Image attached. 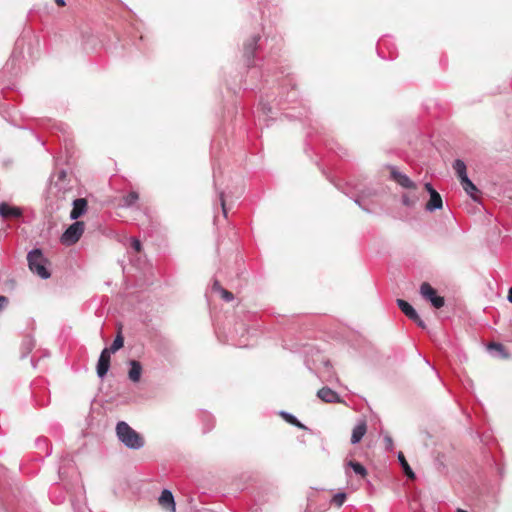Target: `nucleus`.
I'll use <instances>...</instances> for the list:
<instances>
[{
  "label": "nucleus",
  "mask_w": 512,
  "mask_h": 512,
  "mask_svg": "<svg viewBox=\"0 0 512 512\" xmlns=\"http://www.w3.org/2000/svg\"><path fill=\"white\" fill-rule=\"evenodd\" d=\"M425 189L427 190V192H428L430 195H431L432 193H434V192H437V191L433 188V186H432V184H431V183H426V184H425Z\"/></svg>",
  "instance_id": "obj_38"
},
{
  "label": "nucleus",
  "mask_w": 512,
  "mask_h": 512,
  "mask_svg": "<svg viewBox=\"0 0 512 512\" xmlns=\"http://www.w3.org/2000/svg\"><path fill=\"white\" fill-rule=\"evenodd\" d=\"M220 294H221V297L223 298V300L226 302H230L234 299L233 293L226 289L221 290Z\"/></svg>",
  "instance_id": "obj_27"
},
{
  "label": "nucleus",
  "mask_w": 512,
  "mask_h": 512,
  "mask_svg": "<svg viewBox=\"0 0 512 512\" xmlns=\"http://www.w3.org/2000/svg\"><path fill=\"white\" fill-rule=\"evenodd\" d=\"M420 294L437 309L442 308L445 304L444 298L442 296H438L436 290L427 282L421 284Z\"/></svg>",
  "instance_id": "obj_4"
},
{
  "label": "nucleus",
  "mask_w": 512,
  "mask_h": 512,
  "mask_svg": "<svg viewBox=\"0 0 512 512\" xmlns=\"http://www.w3.org/2000/svg\"><path fill=\"white\" fill-rule=\"evenodd\" d=\"M295 98H296V92H295L294 88L292 87L291 92L287 95L285 100L292 101Z\"/></svg>",
  "instance_id": "obj_37"
},
{
  "label": "nucleus",
  "mask_w": 512,
  "mask_h": 512,
  "mask_svg": "<svg viewBox=\"0 0 512 512\" xmlns=\"http://www.w3.org/2000/svg\"><path fill=\"white\" fill-rule=\"evenodd\" d=\"M139 200V194L136 191H131L127 195L123 196L121 207L130 208L134 206Z\"/></svg>",
  "instance_id": "obj_17"
},
{
  "label": "nucleus",
  "mask_w": 512,
  "mask_h": 512,
  "mask_svg": "<svg viewBox=\"0 0 512 512\" xmlns=\"http://www.w3.org/2000/svg\"><path fill=\"white\" fill-rule=\"evenodd\" d=\"M116 435L118 440L131 450H139L144 444V438L130 427L125 421H119L116 425Z\"/></svg>",
  "instance_id": "obj_1"
},
{
  "label": "nucleus",
  "mask_w": 512,
  "mask_h": 512,
  "mask_svg": "<svg viewBox=\"0 0 512 512\" xmlns=\"http://www.w3.org/2000/svg\"><path fill=\"white\" fill-rule=\"evenodd\" d=\"M9 300L6 296L0 295V312L7 306Z\"/></svg>",
  "instance_id": "obj_35"
},
{
  "label": "nucleus",
  "mask_w": 512,
  "mask_h": 512,
  "mask_svg": "<svg viewBox=\"0 0 512 512\" xmlns=\"http://www.w3.org/2000/svg\"><path fill=\"white\" fill-rule=\"evenodd\" d=\"M0 216L2 218H19L22 216V211L19 207L10 206L9 204L0 203Z\"/></svg>",
  "instance_id": "obj_10"
},
{
  "label": "nucleus",
  "mask_w": 512,
  "mask_h": 512,
  "mask_svg": "<svg viewBox=\"0 0 512 512\" xmlns=\"http://www.w3.org/2000/svg\"><path fill=\"white\" fill-rule=\"evenodd\" d=\"M306 365H307V367H308V369H309V370H311L312 372H314V373L317 375V369H316V368H313V367L311 366V364H310V360H309V359H307V360H306Z\"/></svg>",
  "instance_id": "obj_41"
},
{
  "label": "nucleus",
  "mask_w": 512,
  "mask_h": 512,
  "mask_svg": "<svg viewBox=\"0 0 512 512\" xmlns=\"http://www.w3.org/2000/svg\"><path fill=\"white\" fill-rule=\"evenodd\" d=\"M223 289L224 288L220 285V282L217 279H214L213 284H212V290L220 293L221 290H223Z\"/></svg>",
  "instance_id": "obj_34"
},
{
  "label": "nucleus",
  "mask_w": 512,
  "mask_h": 512,
  "mask_svg": "<svg viewBox=\"0 0 512 512\" xmlns=\"http://www.w3.org/2000/svg\"><path fill=\"white\" fill-rule=\"evenodd\" d=\"M384 443H385V447L387 450H389V451L393 450V448H394L393 439L389 435L384 436Z\"/></svg>",
  "instance_id": "obj_30"
},
{
  "label": "nucleus",
  "mask_w": 512,
  "mask_h": 512,
  "mask_svg": "<svg viewBox=\"0 0 512 512\" xmlns=\"http://www.w3.org/2000/svg\"><path fill=\"white\" fill-rule=\"evenodd\" d=\"M488 350L492 353L493 351L498 352L501 357H507L505 348L501 343L492 342L488 345Z\"/></svg>",
  "instance_id": "obj_23"
},
{
  "label": "nucleus",
  "mask_w": 512,
  "mask_h": 512,
  "mask_svg": "<svg viewBox=\"0 0 512 512\" xmlns=\"http://www.w3.org/2000/svg\"><path fill=\"white\" fill-rule=\"evenodd\" d=\"M129 366H130V369L128 372L129 379L134 383L139 382L140 378H141V374H142L141 363L137 360H130Z\"/></svg>",
  "instance_id": "obj_12"
},
{
  "label": "nucleus",
  "mask_w": 512,
  "mask_h": 512,
  "mask_svg": "<svg viewBox=\"0 0 512 512\" xmlns=\"http://www.w3.org/2000/svg\"><path fill=\"white\" fill-rule=\"evenodd\" d=\"M402 203L407 207H413L415 204V200L411 199L408 195L404 194L402 196Z\"/></svg>",
  "instance_id": "obj_29"
},
{
  "label": "nucleus",
  "mask_w": 512,
  "mask_h": 512,
  "mask_svg": "<svg viewBox=\"0 0 512 512\" xmlns=\"http://www.w3.org/2000/svg\"><path fill=\"white\" fill-rule=\"evenodd\" d=\"M324 367H325L326 369H329V367H330V363H329V362H325V363H324Z\"/></svg>",
  "instance_id": "obj_45"
},
{
  "label": "nucleus",
  "mask_w": 512,
  "mask_h": 512,
  "mask_svg": "<svg viewBox=\"0 0 512 512\" xmlns=\"http://www.w3.org/2000/svg\"><path fill=\"white\" fill-rule=\"evenodd\" d=\"M27 262L30 271L38 275L41 279H48L51 273L47 267L49 264L48 259L44 256L43 252L39 248L32 249L27 254Z\"/></svg>",
  "instance_id": "obj_2"
},
{
  "label": "nucleus",
  "mask_w": 512,
  "mask_h": 512,
  "mask_svg": "<svg viewBox=\"0 0 512 512\" xmlns=\"http://www.w3.org/2000/svg\"><path fill=\"white\" fill-rule=\"evenodd\" d=\"M464 191L474 200H476L475 193L478 192L477 187L475 184L469 179V177L463 179L460 181Z\"/></svg>",
  "instance_id": "obj_19"
},
{
  "label": "nucleus",
  "mask_w": 512,
  "mask_h": 512,
  "mask_svg": "<svg viewBox=\"0 0 512 512\" xmlns=\"http://www.w3.org/2000/svg\"><path fill=\"white\" fill-rule=\"evenodd\" d=\"M317 398H320V389L316 392Z\"/></svg>",
  "instance_id": "obj_48"
},
{
  "label": "nucleus",
  "mask_w": 512,
  "mask_h": 512,
  "mask_svg": "<svg viewBox=\"0 0 512 512\" xmlns=\"http://www.w3.org/2000/svg\"><path fill=\"white\" fill-rule=\"evenodd\" d=\"M73 208L70 212V219L77 220L83 214H85L87 210V201L84 198L74 199L72 202Z\"/></svg>",
  "instance_id": "obj_8"
},
{
  "label": "nucleus",
  "mask_w": 512,
  "mask_h": 512,
  "mask_svg": "<svg viewBox=\"0 0 512 512\" xmlns=\"http://www.w3.org/2000/svg\"><path fill=\"white\" fill-rule=\"evenodd\" d=\"M23 344L26 345L28 352L31 351L33 347L32 339H27Z\"/></svg>",
  "instance_id": "obj_40"
},
{
  "label": "nucleus",
  "mask_w": 512,
  "mask_h": 512,
  "mask_svg": "<svg viewBox=\"0 0 512 512\" xmlns=\"http://www.w3.org/2000/svg\"><path fill=\"white\" fill-rule=\"evenodd\" d=\"M508 301L510 303H512V287L509 289V292H508Z\"/></svg>",
  "instance_id": "obj_44"
},
{
  "label": "nucleus",
  "mask_w": 512,
  "mask_h": 512,
  "mask_svg": "<svg viewBox=\"0 0 512 512\" xmlns=\"http://www.w3.org/2000/svg\"><path fill=\"white\" fill-rule=\"evenodd\" d=\"M456 512H467V511H465V510H463V509H461V508H458V509L456 510Z\"/></svg>",
  "instance_id": "obj_47"
},
{
  "label": "nucleus",
  "mask_w": 512,
  "mask_h": 512,
  "mask_svg": "<svg viewBox=\"0 0 512 512\" xmlns=\"http://www.w3.org/2000/svg\"><path fill=\"white\" fill-rule=\"evenodd\" d=\"M212 426H213V424H211V426H209L208 428H206V429H205V432H207V431L211 430Z\"/></svg>",
  "instance_id": "obj_49"
},
{
  "label": "nucleus",
  "mask_w": 512,
  "mask_h": 512,
  "mask_svg": "<svg viewBox=\"0 0 512 512\" xmlns=\"http://www.w3.org/2000/svg\"><path fill=\"white\" fill-rule=\"evenodd\" d=\"M453 169H454V171H455V173L458 176L460 181L468 177L467 169H466V164H465V162L463 160L456 159L453 162Z\"/></svg>",
  "instance_id": "obj_15"
},
{
  "label": "nucleus",
  "mask_w": 512,
  "mask_h": 512,
  "mask_svg": "<svg viewBox=\"0 0 512 512\" xmlns=\"http://www.w3.org/2000/svg\"><path fill=\"white\" fill-rule=\"evenodd\" d=\"M279 415L289 424L296 426L300 429H307L305 425H303L293 414L286 412V411H280Z\"/></svg>",
  "instance_id": "obj_20"
},
{
  "label": "nucleus",
  "mask_w": 512,
  "mask_h": 512,
  "mask_svg": "<svg viewBox=\"0 0 512 512\" xmlns=\"http://www.w3.org/2000/svg\"><path fill=\"white\" fill-rule=\"evenodd\" d=\"M36 447L40 450H45L46 456L51 454V449L49 448L48 440L46 438H38L36 440Z\"/></svg>",
  "instance_id": "obj_25"
},
{
  "label": "nucleus",
  "mask_w": 512,
  "mask_h": 512,
  "mask_svg": "<svg viewBox=\"0 0 512 512\" xmlns=\"http://www.w3.org/2000/svg\"><path fill=\"white\" fill-rule=\"evenodd\" d=\"M55 2H56V4H57L58 6H61V7H62V6H65V4H66V3H65V0H55Z\"/></svg>",
  "instance_id": "obj_43"
},
{
  "label": "nucleus",
  "mask_w": 512,
  "mask_h": 512,
  "mask_svg": "<svg viewBox=\"0 0 512 512\" xmlns=\"http://www.w3.org/2000/svg\"><path fill=\"white\" fill-rule=\"evenodd\" d=\"M398 460H399V463H400V465H401L405 475L408 478H410V479H414L415 478V473L413 472V470L409 466V464L406 461L405 456H404V454L402 452L398 453Z\"/></svg>",
  "instance_id": "obj_21"
},
{
  "label": "nucleus",
  "mask_w": 512,
  "mask_h": 512,
  "mask_svg": "<svg viewBox=\"0 0 512 512\" xmlns=\"http://www.w3.org/2000/svg\"><path fill=\"white\" fill-rule=\"evenodd\" d=\"M322 402L336 403L340 402L339 395L328 387H322Z\"/></svg>",
  "instance_id": "obj_16"
},
{
  "label": "nucleus",
  "mask_w": 512,
  "mask_h": 512,
  "mask_svg": "<svg viewBox=\"0 0 512 512\" xmlns=\"http://www.w3.org/2000/svg\"><path fill=\"white\" fill-rule=\"evenodd\" d=\"M367 432L366 421L360 420L352 430L351 443H359Z\"/></svg>",
  "instance_id": "obj_11"
},
{
  "label": "nucleus",
  "mask_w": 512,
  "mask_h": 512,
  "mask_svg": "<svg viewBox=\"0 0 512 512\" xmlns=\"http://www.w3.org/2000/svg\"><path fill=\"white\" fill-rule=\"evenodd\" d=\"M346 498H347L346 493H344V492H338V493H336V494L332 497V499H331V504H333V505H335V506H337V507H341V506L344 504V502H345Z\"/></svg>",
  "instance_id": "obj_24"
},
{
  "label": "nucleus",
  "mask_w": 512,
  "mask_h": 512,
  "mask_svg": "<svg viewBox=\"0 0 512 512\" xmlns=\"http://www.w3.org/2000/svg\"><path fill=\"white\" fill-rule=\"evenodd\" d=\"M62 474H63L62 468H59V476H60V478H62Z\"/></svg>",
  "instance_id": "obj_46"
},
{
  "label": "nucleus",
  "mask_w": 512,
  "mask_h": 512,
  "mask_svg": "<svg viewBox=\"0 0 512 512\" xmlns=\"http://www.w3.org/2000/svg\"><path fill=\"white\" fill-rule=\"evenodd\" d=\"M258 110H261L263 115L268 116L272 112V107L268 102L261 100L258 105Z\"/></svg>",
  "instance_id": "obj_26"
},
{
  "label": "nucleus",
  "mask_w": 512,
  "mask_h": 512,
  "mask_svg": "<svg viewBox=\"0 0 512 512\" xmlns=\"http://www.w3.org/2000/svg\"><path fill=\"white\" fill-rule=\"evenodd\" d=\"M397 306L399 309L410 319L415 320L418 319L417 311L410 305L407 301L403 299H397Z\"/></svg>",
  "instance_id": "obj_13"
},
{
  "label": "nucleus",
  "mask_w": 512,
  "mask_h": 512,
  "mask_svg": "<svg viewBox=\"0 0 512 512\" xmlns=\"http://www.w3.org/2000/svg\"><path fill=\"white\" fill-rule=\"evenodd\" d=\"M24 43V38L23 37H19L16 41V46L19 47L20 45H22Z\"/></svg>",
  "instance_id": "obj_42"
},
{
  "label": "nucleus",
  "mask_w": 512,
  "mask_h": 512,
  "mask_svg": "<svg viewBox=\"0 0 512 512\" xmlns=\"http://www.w3.org/2000/svg\"><path fill=\"white\" fill-rule=\"evenodd\" d=\"M443 206L442 198L438 192H434L430 195L429 201L426 203V210L429 212H433L435 210L441 209Z\"/></svg>",
  "instance_id": "obj_14"
},
{
  "label": "nucleus",
  "mask_w": 512,
  "mask_h": 512,
  "mask_svg": "<svg viewBox=\"0 0 512 512\" xmlns=\"http://www.w3.org/2000/svg\"><path fill=\"white\" fill-rule=\"evenodd\" d=\"M346 465L350 467L354 473L361 478H365L368 474L367 469L359 462L349 460L346 462Z\"/></svg>",
  "instance_id": "obj_18"
},
{
  "label": "nucleus",
  "mask_w": 512,
  "mask_h": 512,
  "mask_svg": "<svg viewBox=\"0 0 512 512\" xmlns=\"http://www.w3.org/2000/svg\"><path fill=\"white\" fill-rule=\"evenodd\" d=\"M310 150H313L312 147H311V141L310 142H307L305 144V148H304V151L305 153L308 155V156H311L310 154Z\"/></svg>",
  "instance_id": "obj_39"
},
{
  "label": "nucleus",
  "mask_w": 512,
  "mask_h": 512,
  "mask_svg": "<svg viewBox=\"0 0 512 512\" xmlns=\"http://www.w3.org/2000/svg\"><path fill=\"white\" fill-rule=\"evenodd\" d=\"M85 229V225L82 221H76L72 223L62 234L61 242L65 245H73L82 236Z\"/></svg>",
  "instance_id": "obj_3"
},
{
  "label": "nucleus",
  "mask_w": 512,
  "mask_h": 512,
  "mask_svg": "<svg viewBox=\"0 0 512 512\" xmlns=\"http://www.w3.org/2000/svg\"><path fill=\"white\" fill-rule=\"evenodd\" d=\"M420 328L422 329H425L426 328V325L424 323V321L420 318V316L418 315V319H415L413 320Z\"/></svg>",
  "instance_id": "obj_36"
},
{
  "label": "nucleus",
  "mask_w": 512,
  "mask_h": 512,
  "mask_svg": "<svg viewBox=\"0 0 512 512\" xmlns=\"http://www.w3.org/2000/svg\"><path fill=\"white\" fill-rule=\"evenodd\" d=\"M124 345V339L121 333H119L115 339L113 340L111 346L109 348H104L103 350H107L109 354L117 352Z\"/></svg>",
  "instance_id": "obj_22"
},
{
  "label": "nucleus",
  "mask_w": 512,
  "mask_h": 512,
  "mask_svg": "<svg viewBox=\"0 0 512 512\" xmlns=\"http://www.w3.org/2000/svg\"><path fill=\"white\" fill-rule=\"evenodd\" d=\"M159 504L169 512H175V501L172 492L164 489L159 497Z\"/></svg>",
  "instance_id": "obj_9"
},
{
  "label": "nucleus",
  "mask_w": 512,
  "mask_h": 512,
  "mask_svg": "<svg viewBox=\"0 0 512 512\" xmlns=\"http://www.w3.org/2000/svg\"><path fill=\"white\" fill-rule=\"evenodd\" d=\"M111 354L107 350H102L96 365L97 376L103 379L110 368Z\"/></svg>",
  "instance_id": "obj_7"
},
{
  "label": "nucleus",
  "mask_w": 512,
  "mask_h": 512,
  "mask_svg": "<svg viewBox=\"0 0 512 512\" xmlns=\"http://www.w3.org/2000/svg\"><path fill=\"white\" fill-rule=\"evenodd\" d=\"M219 198H220V204H221V207H222L223 215L225 217H227V209H226V205H225V199H224V192L223 191H221L219 193Z\"/></svg>",
  "instance_id": "obj_33"
},
{
  "label": "nucleus",
  "mask_w": 512,
  "mask_h": 512,
  "mask_svg": "<svg viewBox=\"0 0 512 512\" xmlns=\"http://www.w3.org/2000/svg\"><path fill=\"white\" fill-rule=\"evenodd\" d=\"M261 37L259 35H254L251 37V40L244 45V57L246 59V63L248 67L255 66V63L253 61L254 54L258 50L259 47V41Z\"/></svg>",
  "instance_id": "obj_5"
},
{
  "label": "nucleus",
  "mask_w": 512,
  "mask_h": 512,
  "mask_svg": "<svg viewBox=\"0 0 512 512\" xmlns=\"http://www.w3.org/2000/svg\"><path fill=\"white\" fill-rule=\"evenodd\" d=\"M131 246L136 252H140L142 248V244L139 239L132 238L131 239Z\"/></svg>",
  "instance_id": "obj_32"
},
{
  "label": "nucleus",
  "mask_w": 512,
  "mask_h": 512,
  "mask_svg": "<svg viewBox=\"0 0 512 512\" xmlns=\"http://www.w3.org/2000/svg\"><path fill=\"white\" fill-rule=\"evenodd\" d=\"M391 179L405 189H415L416 184L404 173L397 170L395 166H390Z\"/></svg>",
  "instance_id": "obj_6"
},
{
  "label": "nucleus",
  "mask_w": 512,
  "mask_h": 512,
  "mask_svg": "<svg viewBox=\"0 0 512 512\" xmlns=\"http://www.w3.org/2000/svg\"><path fill=\"white\" fill-rule=\"evenodd\" d=\"M67 176V173L65 170H60L58 173H57V181L55 182V186H59L60 188H62L60 186V182L63 181Z\"/></svg>",
  "instance_id": "obj_31"
},
{
  "label": "nucleus",
  "mask_w": 512,
  "mask_h": 512,
  "mask_svg": "<svg viewBox=\"0 0 512 512\" xmlns=\"http://www.w3.org/2000/svg\"><path fill=\"white\" fill-rule=\"evenodd\" d=\"M364 197H365V194L364 192H362L361 195L357 196L355 198V203L358 204L363 210L365 211H370V209H368L365 205H364Z\"/></svg>",
  "instance_id": "obj_28"
}]
</instances>
